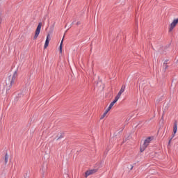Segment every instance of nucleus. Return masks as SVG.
Returning <instances> with one entry per match:
<instances>
[{
    "instance_id": "1",
    "label": "nucleus",
    "mask_w": 178,
    "mask_h": 178,
    "mask_svg": "<svg viewBox=\"0 0 178 178\" xmlns=\"http://www.w3.org/2000/svg\"><path fill=\"white\" fill-rule=\"evenodd\" d=\"M151 137H148L145 140L143 145L140 147V152H144V151H145V149L148 145H149V143H151Z\"/></svg>"
},
{
    "instance_id": "2",
    "label": "nucleus",
    "mask_w": 178,
    "mask_h": 178,
    "mask_svg": "<svg viewBox=\"0 0 178 178\" xmlns=\"http://www.w3.org/2000/svg\"><path fill=\"white\" fill-rule=\"evenodd\" d=\"M41 27H42V23L40 22L37 26L35 31L33 40H37V38H38V35H40V33H41Z\"/></svg>"
},
{
    "instance_id": "3",
    "label": "nucleus",
    "mask_w": 178,
    "mask_h": 178,
    "mask_svg": "<svg viewBox=\"0 0 178 178\" xmlns=\"http://www.w3.org/2000/svg\"><path fill=\"white\" fill-rule=\"evenodd\" d=\"M10 83V86L15 84V81H16V79H17V72H14L13 74L10 75L8 77Z\"/></svg>"
},
{
    "instance_id": "4",
    "label": "nucleus",
    "mask_w": 178,
    "mask_h": 178,
    "mask_svg": "<svg viewBox=\"0 0 178 178\" xmlns=\"http://www.w3.org/2000/svg\"><path fill=\"white\" fill-rule=\"evenodd\" d=\"M177 24H178V18L174 19L172 21V22L170 24V28H169L170 31H172L173 30V29H175V27H176V26H177Z\"/></svg>"
},
{
    "instance_id": "5",
    "label": "nucleus",
    "mask_w": 178,
    "mask_h": 178,
    "mask_svg": "<svg viewBox=\"0 0 178 178\" xmlns=\"http://www.w3.org/2000/svg\"><path fill=\"white\" fill-rule=\"evenodd\" d=\"M97 172H98V170L97 169L89 170L86 172L85 177H88L90 175H94L95 173H97Z\"/></svg>"
},
{
    "instance_id": "6",
    "label": "nucleus",
    "mask_w": 178,
    "mask_h": 178,
    "mask_svg": "<svg viewBox=\"0 0 178 178\" xmlns=\"http://www.w3.org/2000/svg\"><path fill=\"white\" fill-rule=\"evenodd\" d=\"M49 37H51V35H49V33H48L44 46V49H47V48H48V45H49Z\"/></svg>"
},
{
    "instance_id": "7",
    "label": "nucleus",
    "mask_w": 178,
    "mask_h": 178,
    "mask_svg": "<svg viewBox=\"0 0 178 178\" xmlns=\"http://www.w3.org/2000/svg\"><path fill=\"white\" fill-rule=\"evenodd\" d=\"M124 90H126V86L125 85H122L121 87L120 90L119 91V92L118 93L117 95L122 97V94H123V92H124Z\"/></svg>"
},
{
    "instance_id": "8",
    "label": "nucleus",
    "mask_w": 178,
    "mask_h": 178,
    "mask_svg": "<svg viewBox=\"0 0 178 178\" xmlns=\"http://www.w3.org/2000/svg\"><path fill=\"white\" fill-rule=\"evenodd\" d=\"M173 133H174V134L177 133V122H175L174 123Z\"/></svg>"
},
{
    "instance_id": "9",
    "label": "nucleus",
    "mask_w": 178,
    "mask_h": 178,
    "mask_svg": "<svg viewBox=\"0 0 178 178\" xmlns=\"http://www.w3.org/2000/svg\"><path fill=\"white\" fill-rule=\"evenodd\" d=\"M120 99V96H118V95H117V96L115 97V99L112 102L113 104H116L117 101H119V99Z\"/></svg>"
},
{
    "instance_id": "10",
    "label": "nucleus",
    "mask_w": 178,
    "mask_h": 178,
    "mask_svg": "<svg viewBox=\"0 0 178 178\" xmlns=\"http://www.w3.org/2000/svg\"><path fill=\"white\" fill-rule=\"evenodd\" d=\"M8 158H9V156L8 155V153H6L4 156V162L6 164L8 163Z\"/></svg>"
},
{
    "instance_id": "11",
    "label": "nucleus",
    "mask_w": 178,
    "mask_h": 178,
    "mask_svg": "<svg viewBox=\"0 0 178 178\" xmlns=\"http://www.w3.org/2000/svg\"><path fill=\"white\" fill-rule=\"evenodd\" d=\"M63 45V38L60 42V47H59V51L60 54H62Z\"/></svg>"
},
{
    "instance_id": "12",
    "label": "nucleus",
    "mask_w": 178,
    "mask_h": 178,
    "mask_svg": "<svg viewBox=\"0 0 178 178\" xmlns=\"http://www.w3.org/2000/svg\"><path fill=\"white\" fill-rule=\"evenodd\" d=\"M63 136L62 135V133L58 134V136L56 137V140H60V138H63Z\"/></svg>"
},
{
    "instance_id": "13",
    "label": "nucleus",
    "mask_w": 178,
    "mask_h": 178,
    "mask_svg": "<svg viewBox=\"0 0 178 178\" xmlns=\"http://www.w3.org/2000/svg\"><path fill=\"white\" fill-rule=\"evenodd\" d=\"M106 115V112H104V114L100 117V120H102V119H104Z\"/></svg>"
},
{
    "instance_id": "14",
    "label": "nucleus",
    "mask_w": 178,
    "mask_h": 178,
    "mask_svg": "<svg viewBox=\"0 0 178 178\" xmlns=\"http://www.w3.org/2000/svg\"><path fill=\"white\" fill-rule=\"evenodd\" d=\"M114 105H115V104L111 102V103L110 104L109 106H108L109 109H112V107H113Z\"/></svg>"
},
{
    "instance_id": "15",
    "label": "nucleus",
    "mask_w": 178,
    "mask_h": 178,
    "mask_svg": "<svg viewBox=\"0 0 178 178\" xmlns=\"http://www.w3.org/2000/svg\"><path fill=\"white\" fill-rule=\"evenodd\" d=\"M76 26H80V24H81V22L80 21L77 22H76Z\"/></svg>"
},
{
    "instance_id": "16",
    "label": "nucleus",
    "mask_w": 178,
    "mask_h": 178,
    "mask_svg": "<svg viewBox=\"0 0 178 178\" xmlns=\"http://www.w3.org/2000/svg\"><path fill=\"white\" fill-rule=\"evenodd\" d=\"M109 111H111V108H109V107H108V109H106L105 112H106V113L108 114V112H109Z\"/></svg>"
},
{
    "instance_id": "17",
    "label": "nucleus",
    "mask_w": 178,
    "mask_h": 178,
    "mask_svg": "<svg viewBox=\"0 0 178 178\" xmlns=\"http://www.w3.org/2000/svg\"><path fill=\"white\" fill-rule=\"evenodd\" d=\"M109 111H111V108H109V107H108V109H106L105 112H106V113L108 114V112H109Z\"/></svg>"
},
{
    "instance_id": "18",
    "label": "nucleus",
    "mask_w": 178,
    "mask_h": 178,
    "mask_svg": "<svg viewBox=\"0 0 178 178\" xmlns=\"http://www.w3.org/2000/svg\"><path fill=\"white\" fill-rule=\"evenodd\" d=\"M170 143H172V138L168 141V145H170Z\"/></svg>"
},
{
    "instance_id": "19",
    "label": "nucleus",
    "mask_w": 178,
    "mask_h": 178,
    "mask_svg": "<svg viewBox=\"0 0 178 178\" xmlns=\"http://www.w3.org/2000/svg\"><path fill=\"white\" fill-rule=\"evenodd\" d=\"M175 136H176V134L173 133L171 138L172 139L175 137Z\"/></svg>"
},
{
    "instance_id": "20",
    "label": "nucleus",
    "mask_w": 178,
    "mask_h": 178,
    "mask_svg": "<svg viewBox=\"0 0 178 178\" xmlns=\"http://www.w3.org/2000/svg\"><path fill=\"white\" fill-rule=\"evenodd\" d=\"M164 67H165V69H168V65H167V64H165V65H164Z\"/></svg>"
}]
</instances>
